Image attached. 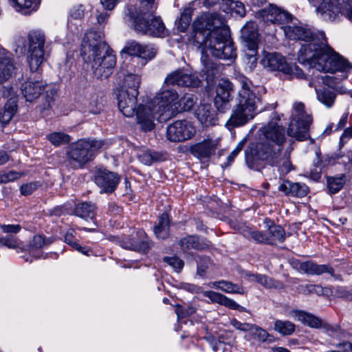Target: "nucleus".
<instances>
[{
  "label": "nucleus",
  "instance_id": "48",
  "mask_svg": "<svg viewBox=\"0 0 352 352\" xmlns=\"http://www.w3.org/2000/svg\"><path fill=\"white\" fill-rule=\"evenodd\" d=\"M142 47V45H139L135 41L129 42L121 51V54L139 56Z\"/></svg>",
  "mask_w": 352,
  "mask_h": 352
},
{
  "label": "nucleus",
  "instance_id": "29",
  "mask_svg": "<svg viewBox=\"0 0 352 352\" xmlns=\"http://www.w3.org/2000/svg\"><path fill=\"white\" fill-rule=\"evenodd\" d=\"M140 83V75L138 74L129 73L124 76L123 79L120 82L116 89L129 90V92H132L133 90L138 91Z\"/></svg>",
  "mask_w": 352,
  "mask_h": 352
},
{
  "label": "nucleus",
  "instance_id": "25",
  "mask_svg": "<svg viewBox=\"0 0 352 352\" xmlns=\"http://www.w3.org/2000/svg\"><path fill=\"white\" fill-rule=\"evenodd\" d=\"M295 267L299 271L310 275H321L324 273L333 274V270L329 265H318L312 261L296 262Z\"/></svg>",
  "mask_w": 352,
  "mask_h": 352
},
{
  "label": "nucleus",
  "instance_id": "12",
  "mask_svg": "<svg viewBox=\"0 0 352 352\" xmlns=\"http://www.w3.org/2000/svg\"><path fill=\"white\" fill-rule=\"evenodd\" d=\"M245 50L243 61L244 64L253 65L257 61L258 33L257 27L253 22H248L241 30Z\"/></svg>",
  "mask_w": 352,
  "mask_h": 352
},
{
  "label": "nucleus",
  "instance_id": "32",
  "mask_svg": "<svg viewBox=\"0 0 352 352\" xmlns=\"http://www.w3.org/2000/svg\"><path fill=\"white\" fill-rule=\"evenodd\" d=\"M317 100L327 108H331L336 98V94L328 88L318 89L315 87Z\"/></svg>",
  "mask_w": 352,
  "mask_h": 352
},
{
  "label": "nucleus",
  "instance_id": "57",
  "mask_svg": "<svg viewBox=\"0 0 352 352\" xmlns=\"http://www.w3.org/2000/svg\"><path fill=\"white\" fill-rule=\"evenodd\" d=\"M92 69L94 76L100 79L107 78L112 73V67H92Z\"/></svg>",
  "mask_w": 352,
  "mask_h": 352
},
{
  "label": "nucleus",
  "instance_id": "2",
  "mask_svg": "<svg viewBox=\"0 0 352 352\" xmlns=\"http://www.w3.org/2000/svg\"><path fill=\"white\" fill-rule=\"evenodd\" d=\"M272 120L260 129L261 133L259 140L248 146L247 153L253 160H261L267 164L276 166L281 175H285L292 169L289 154L283 151L286 142L285 129L278 124L280 117L274 113Z\"/></svg>",
  "mask_w": 352,
  "mask_h": 352
},
{
  "label": "nucleus",
  "instance_id": "1",
  "mask_svg": "<svg viewBox=\"0 0 352 352\" xmlns=\"http://www.w3.org/2000/svg\"><path fill=\"white\" fill-rule=\"evenodd\" d=\"M194 25L195 41L202 47L201 61L204 66L214 65L213 57L224 60L236 57L229 28L220 15H203Z\"/></svg>",
  "mask_w": 352,
  "mask_h": 352
},
{
  "label": "nucleus",
  "instance_id": "28",
  "mask_svg": "<svg viewBox=\"0 0 352 352\" xmlns=\"http://www.w3.org/2000/svg\"><path fill=\"white\" fill-rule=\"evenodd\" d=\"M290 316L311 328L318 329L322 325V320L303 311L294 309L290 311Z\"/></svg>",
  "mask_w": 352,
  "mask_h": 352
},
{
  "label": "nucleus",
  "instance_id": "49",
  "mask_svg": "<svg viewBox=\"0 0 352 352\" xmlns=\"http://www.w3.org/2000/svg\"><path fill=\"white\" fill-rule=\"evenodd\" d=\"M230 8L233 10L236 14L243 17L245 14V8L242 2L234 0H223Z\"/></svg>",
  "mask_w": 352,
  "mask_h": 352
},
{
  "label": "nucleus",
  "instance_id": "37",
  "mask_svg": "<svg viewBox=\"0 0 352 352\" xmlns=\"http://www.w3.org/2000/svg\"><path fill=\"white\" fill-rule=\"evenodd\" d=\"M169 217L167 213H163L159 219V223L154 227V233L157 238L164 239L169 234Z\"/></svg>",
  "mask_w": 352,
  "mask_h": 352
},
{
  "label": "nucleus",
  "instance_id": "39",
  "mask_svg": "<svg viewBox=\"0 0 352 352\" xmlns=\"http://www.w3.org/2000/svg\"><path fill=\"white\" fill-rule=\"evenodd\" d=\"M197 101V98L192 94H186L180 99L178 98L177 113L190 110Z\"/></svg>",
  "mask_w": 352,
  "mask_h": 352
},
{
  "label": "nucleus",
  "instance_id": "8",
  "mask_svg": "<svg viewBox=\"0 0 352 352\" xmlns=\"http://www.w3.org/2000/svg\"><path fill=\"white\" fill-rule=\"evenodd\" d=\"M312 122V116L306 110L304 103L294 102L291 120L287 129L288 135L298 141L308 139L309 130Z\"/></svg>",
  "mask_w": 352,
  "mask_h": 352
},
{
  "label": "nucleus",
  "instance_id": "31",
  "mask_svg": "<svg viewBox=\"0 0 352 352\" xmlns=\"http://www.w3.org/2000/svg\"><path fill=\"white\" fill-rule=\"evenodd\" d=\"M208 286L215 287L216 289L228 294H243L245 293V290L242 286L226 280L212 282L208 284Z\"/></svg>",
  "mask_w": 352,
  "mask_h": 352
},
{
  "label": "nucleus",
  "instance_id": "50",
  "mask_svg": "<svg viewBox=\"0 0 352 352\" xmlns=\"http://www.w3.org/2000/svg\"><path fill=\"white\" fill-rule=\"evenodd\" d=\"M163 260L177 272H179L182 270L184 265V261L177 256H166L163 258Z\"/></svg>",
  "mask_w": 352,
  "mask_h": 352
},
{
  "label": "nucleus",
  "instance_id": "36",
  "mask_svg": "<svg viewBox=\"0 0 352 352\" xmlns=\"http://www.w3.org/2000/svg\"><path fill=\"white\" fill-rule=\"evenodd\" d=\"M96 206L91 203L83 202L78 204L74 210L75 214L84 219H94L96 215Z\"/></svg>",
  "mask_w": 352,
  "mask_h": 352
},
{
  "label": "nucleus",
  "instance_id": "64",
  "mask_svg": "<svg viewBox=\"0 0 352 352\" xmlns=\"http://www.w3.org/2000/svg\"><path fill=\"white\" fill-rule=\"evenodd\" d=\"M1 229L2 231L5 233H14L16 234L18 233L21 228L19 225H1L0 226Z\"/></svg>",
  "mask_w": 352,
  "mask_h": 352
},
{
  "label": "nucleus",
  "instance_id": "20",
  "mask_svg": "<svg viewBox=\"0 0 352 352\" xmlns=\"http://www.w3.org/2000/svg\"><path fill=\"white\" fill-rule=\"evenodd\" d=\"M258 16L265 23L281 24L292 20V15L274 5H270L258 12Z\"/></svg>",
  "mask_w": 352,
  "mask_h": 352
},
{
  "label": "nucleus",
  "instance_id": "23",
  "mask_svg": "<svg viewBox=\"0 0 352 352\" xmlns=\"http://www.w3.org/2000/svg\"><path fill=\"white\" fill-rule=\"evenodd\" d=\"M195 116L203 127H210L217 124L216 111L209 104H201L195 111Z\"/></svg>",
  "mask_w": 352,
  "mask_h": 352
},
{
  "label": "nucleus",
  "instance_id": "18",
  "mask_svg": "<svg viewBox=\"0 0 352 352\" xmlns=\"http://www.w3.org/2000/svg\"><path fill=\"white\" fill-rule=\"evenodd\" d=\"M116 97L119 109L126 117H131L134 115L136 109L137 98L139 91L125 89H116Z\"/></svg>",
  "mask_w": 352,
  "mask_h": 352
},
{
  "label": "nucleus",
  "instance_id": "61",
  "mask_svg": "<svg viewBox=\"0 0 352 352\" xmlns=\"http://www.w3.org/2000/svg\"><path fill=\"white\" fill-rule=\"evenodd\" d=\"M230 324L233 326L236 329L240 330L241 331H249L252 329V324L247 322H241L235 318H232L230 320Z\"/></svg>",
  "mask_w": 352,
  "mask_h": 352
},
{
  "label": "nucleus",
  "instance_id": "17",
  "mask_svg": "<svg viewBox=\"0 0 352 352\" xmlns=\"http://www.w3.org/2000/svg\"><path fill=\"white\" fill-rule=\"evenodd\" d=\"M219 138L207 136L201 142L192 144L189 151L195 157L199 159L210 157L215 153L220 144Z\"/></svg>",
  "mask_w": 352,
  "mask_h": 352
},
{
  "label": "nucleus",
  "instance_id": "13",
  "mask_svg": "<svg viewBox=\"0 0 352 352\" xmlns=\"http://www.w3.org/2000/svg\"><path fill=\"white\" fill-rule=\"evenodd\" d=\"M28 63L30 66H41L46 58L44 53L45 36L41 30H32L29 32Z\"/></svg>",
  "mask_w": 352,
  "mask_h": 352
},
{
  "label": "nucleus",
  "instance_id": "24",
  "mask_svg": "<svg viewBox=\"0 0 352 352\" xmlns=\"http://www.w3.org/2000/svg\"><path fill=\"white\" fill-rule=\"evenodd\" d=\"M271 72H274L276 76L283 78L284 76L287 79H311L310 73L314 74V67H308V72H304L300 67H269Z\"/></svg>",
  "mask_w": 352,
  "mask_h": 352
},
{
  "label": "nucleus",
  "instance_id": "43",
  "mask_svg": "<svg viewBox=\"0 0 352 352\" xmlns=\"http://www.w3.org/2000/svg\"><path fill=\"white\" fill-rule=\"evenodd\" d=\"M47 139L55 146L67 144L71 138L69 135L62 132H54L47 135Z\"/></svg>",
  "mask_w": 352,
  "mask_h": 352
},
{
  "label": "nucleus",
  "instance_id": "4",
  "mask_svg": "<svg viewBox=\"0 0 352 352\" xmlns=\"http://www.w3.org/2000/svg\"><path fill=\"white\" fill-rule=\"evenodd\" d=\"M164 81L162 89L146 104H140L136 109L137 122L145 131L154 128V120L165 122L177 113L179 94L175 89Z\"/></svg>",
  "mask_w": 352,
  "mask_h": 352
},
{
  "label": "nucleus",
  "instance_id": "10",
  "mask_svg": "<svg viewBox=\"0 0 352 352\" xmlns=\"http://www.w3.org/2000/svg\"><path fill=\"white\" fill-rule=\"evenodd\" d=\"M150 10V8H148ZM133 21L136 31L155 36H164L166 34V28L162 20L153 16L152 11H140L135 15H130Z\"/></svg>",
  "mask_w": 352,
  "mask_h": 352
},
{
  "label": "nucleus",
  "instance_id": "5",
  "mask_svg": "<svg viewBox=\"0 0 352 352\" xmlns=\"http://www.w3.org/2000/svg\"><path fill=\"white\" fill-rule=\"evenodd\" d=\"M236 79L241 85L236 97V104L232 109L227 122L228 126L239 127L245 125L256 115L260 98L255 93L254 87L246 76L239 74Z\"/></svg>",
  "mask_w": 352,
  "mask_h": 352
},
{
  "label": "nucleus",
  "instance_id": "7",
  "mask_svg": "<svg viewBox=\"0 0 352 352\" xmlns=\"http://www.w3.org/2000/svg\"><path fill=\"white\" fill-rule=\"evenodd\" d=\"M104 142L94 138H82L72 143L67 152V162L71 167L82 168L95 156L96 152L102 148Z\"/></svg>",
  "mask_w": 352,
  "mask_h": 352
},
{
  "label": "nucleus",
  "instance_id": "60",
  "mask_svg": "<svg viewBox=\"0 0 352 352\" xmlns=\"http://www.w3.org/2000/svg\"><path fill=\"white\" fill-rule=\"evenodd\" d=\"M38 186L39 184L38 182H30L23 184L20 187L21 193L25 196L31 195L36 189H37Z\"/></svg>",
  "mask_w": 352,
  "mask_h": 352
},
{
  "label": "nucleus",
  "instance_id": "22",
  "mask_svg": "<svg viewBox=\"0 0 352 352\" xmlns=\"http://www.w3.org/2000/svg\"><path fill=\"white\" fill-rule=\"evenodd\" d=\"M166 84L177 85L179 86L198 87L201 80L195 74H189L176 71L168 75L165 78Z\"/></svg>",
  "mask_w": 352,
  "mask_h": 352
},
{
  "label": "nucleus",
  "instance_id": "19",
  "mask_svg": "<svg viewBox=\"0 0 352 352\" xmlns=\"http://www.w3.org/2000/svg\"><path fill=\"white\" fill-rule=\"evenodd\" d=\"M116 239L118 244L123 248L143 254L148 252L151 247V242L145 232L142 230L137 231L135 236H133L131 239L120 240L116 238Z\"/></svg>",
  "mask_w": 352,
  "mask_h": 352
},
{
  "label": "nucleus",
  "instance_id": "6",
  "mask_svg": "<svg viewBox=\"0 0 352 352\" xmlns=\"http://www.w3.org/2000/svg\"><path fill=\"white\" fill-rule=\"evenodd\" d=\"M80 56L83 63L91 66H115L113 51L103 40V34L94 31L85 34L81 44Z\"/></svg>",
  "mask_w": 352,
  "mask_h": 352
},
{
  "label": "nucleus",
  "instance_id": "44",
  "mask_svg": "<svg viewBox=\"0 0 352 352\" xmlns=\"http://www.w3.org/2000/svg\"><path fill=\"white\" fill-rule=\"evenodd\" d=\"M244 235L247 238L253 239L258 243H265L267 244V232L249 230L244 233Z\"/></svg>",
  "mask_w": 352,
  "mask_h": 352
},
{
  "label": "nucleus",
  "instance_id": "47",
  "mask_svg": "<svg viewBox=\"0 0 352 352\" xmlns=\"http://www.w3.org/2000/svg\"><path fill=\"white\" fill-rule=\"evenodd\" d=\"M74 232H75L73 229H70L67 232V233L65 236V242L67 244L70 245L72 247H73L74 249L78 250V252H80L84 254H87L88 250H85V248L80 245V244L74 240Z\"/></svg>",
  "mask_w": 352,
  "mask_h": 352
},
{
  "label": "nucleus",
  "instance_id": "62",
  "mask_svg": "<svg viewBox=\"0 0 352 352\" xmlns=\"http://www.w3.org/2000/svg\"><path fill=\"white\" fill-rule=\"evenodd\" d=\"M320 328H322L328 335L330 336H334L340 331V328L338 326H333L327 324L322 320V325Z\"/></svg>",
  "mask_w": 352,
  "mask_h": 352
},
{
  "label": "nucleus",
  "instance_id": "52",
  "mask_svg": "<svg viewBox=\"0 0 352 352\" xmlns=\"http://www.w3.org/2000/svg\"><path fill=\"white\" fill-rule=\"evenodd\" d=\"M196 311V308L193 306L189 305L187 307L178 306L175 312L178 318H185L192 315Z\"/></svg>",
  "mask_w": 352,
  "mask_h": 352
},
{
  "label": "nucleus",
  "instance_id": "21",
  "mask_svg": "<svg viewBox=\"0 0 352 352\" xmlns=\"http://www.w3.org/2000/svg\"><path fill=\"white\" fill-rule=\"evenodd\" d=\"M324 75L317 76V78L329 87H335L341 80L348 76V67H322Z\"/></svg>",
  "mask_w": 352,
  "mask_h": 352
},
{
  "label": "nucleus",
  "instance_id": "42",
  "mask_svg": "<svg viewBox=\"0 0 352 352\" xmlns=\"http://www.w3.org/2000/svg\"><path fill=\"white\" fill-rule=\"evenodd\" d=\"M274 330L283 336H289L294 333L295 325L288 320H276L274 322Z\"/></svg>",
  "mask_w": 352,
  "mask_h": 352
},
{
  "label": "nucleus",
  "instance_id": "54",
  "mask_svg": "<svg viewBox=\"0 0 352 352\" xmlns=\"http://www.w3.org/2000/svg\"><path fill=\"white\" fill-rule=\"evenodd\" d=\"M156 50L153 47L146 45L142 46L140 50L139 57L144 59H152L156 54Z\"/></svg>",
  "mask_w": 352,
  "mask_h": 352
},
{
  "label": "nucleus",
  "instance_id": "33",
  "mask_svg": "<svg viewBox=\"0 0 352 352\" xmlns=\"http://www.w3.org/2000/svg\"><path fill=\"white\" fill-rule=\"evenodd\" d=\"M267 232V244L273 245L276 242H283L285 239L284 229L278 225L272 224L268 226Z\"/></svg>",
  "mask_w": 352,
  "mask_h": 352
},
{
  "label": "nucleus",
  "instance_id": "55",
  "mask_svg": "<svg viewBox=\"0 0 352 352\" xmlns=\"http://www.w3.org/2000/svg\"><path fill=\"white\" fill-rule=\"evenodd\" d=\"M210 264V262L208 258L199 257V261H197V274L201 277L204 276Z\"/></svg>",
  "mask_w": 352,
  "mask_h": 352
},
{
  "label": "nucleus",
  "instance_id": "3",
  "mask_svg": "<svg viewBox=\"0 0 352 352\" xmlns=\"http://www.w3.org/2000/svg\"><path fill=\"white\" fill-rule=\"evenodd\" d=\"M285 35L291 40L309 41L298 52V63L310 66H351L349 61L329 47H322L312 39L310 30L298 25L283 26Z\"/></svg>",
  "mask_w": 352,
  "mask_h": 352
},
{
  "label": "nucleus",
  "instance_id": "58",
  "mask_svg": "<svg viewBox=\"0 0 352 352\" xmlns=\"http://www.w3.org/2000/svg\"><path fill=\"white\" fill-rule=\"evenodd\" d=\"M13 58L10 52L2 50L0 51V66H12Z\"/></svg>",
  "mask_w": 352,
  "mask_h": 352
},
{
  "label": "nucleus",
  "instance_id": "11",
  "mask_svg": "<svg viewBox=\"0 0 352 352\" xmlns=\"http://www.w3.org/2000/svg\"><path fill=\"white\" fill-rule=\"evenodd\" d=\"M317 12L325 21H334L344 15L352 22V0H322Z\"/></svg>",
  "mask_w": 352,
  "mask_h": 352
},
{
  "label": "nucleus",
  "instance_id": "15",
  "mask_svg": "<svg viewBox=\"0 0 352 352\" xmlns=\"http://www.w3.org/2000/svg\"><path fill=\"white\" fill-rule=\"evenodd\" d=\"M234 90L233 84L228 79L221 78L216 87L214 105L219 112H225L230 107L231 94Z\"/></svg>",
  "mask_w": 352,
  "mask_h": 352
},
{
  "label": "nucleus",
  "instance_id": "27",
  "mask_svg": "<svg viewBox=\"0 0 352 352\" xmlns=\"http://www.w3.org/2000/svg\"><path fill=\"white\" fill-rule=\"evenodd\" d=\"M278 190L288 196L302 197L308 193V187L302 183L284 181L278 187Z\"/></svg>",
  "mask_w": 352,
  "mask_h": 352
},
{
  "label": "nucleus",
  "instance_id": "40",
  "mask_svg": "<svg viewBox=\"0 0 352 352\" xmlns=\"http://www.w3.org/2000/svg\"><path fill=\"white\" fill-rule=\"evenodd\" d=\"M250 281L256 282L266 288H278L280 283L272 278L261 274H251L249 276Z\"/></svg>",
  "mask_w": 352,
  "mask_h": 352
},
{
  "label": "nucleus",
  "instance_id": "9",
  "mask_svg": "<svg viewBox=\"0 0 352 352\" xmlns=\"http://www.w3.org/2000/svg\"><path fill=\"white\" fill-rule=\"evenodd\" d=\"M44 89H45V95L43 109H47L54 104V97L58 92V88L56 84H47L43 80H29L25 81L21 86V93L25 100L29 102L37 99Z\"/></svg>",
  "mask_w": 352,
  "mask_h": 352
},
{
  "label": "nucleus",
  "instance_id": "16",
  "mask_svg": "<svg viewBox=\"0 0 352 352\" xmlns=\"http://www.w3.org/2000/svg\"><path fill=\"white\" fill-rule=\"evenodd\" d=\"M120 180L117 173L106 168H99L95 173V182L100 188V193H112L116 189Z\"/></svg>",
  "mask_w": 352,
  "mask_h": 352
},
{
  "label": "nucleus",
  "instance_id": "56",
  "mask_svg": "<svg viewBox=\"0 0 352 352\" xmlns=\"http://www.w3.org/2000/svg\"><path fill=\"white\" fill-rule=\"evenodd\" d=\"M22 174L19 172L10 170L0 175V182L3 183H8L13 182L21 177Z\"/></svg>",
  "mask_w": 352,
  "mask_h": 352
},
{
  "label": "nucleus",
  "instance_id": "46",
  "mask_svg": "<svg viewBox=\"0 0 352 352\" xmlns=\"http://www.w3.org/2000/svg\"><path fill=\"white\" fill-rule=\"evenodd\" d=\"M191 20L192 14L190 10L186 9L184 10L177 23L178 30L182 32H185L188 29Z\"/></svg>",
  "mask_w": 352,
  "mask_h": 352
},
{
  "label": "nucleus",
  "instance_id": "41",
  "mask_svg": "<svg viewBox=\"0 0 352 352\" xmlns=\"http://www.w3.org/2000/svg\"><path fill=\"white\" fill-rule=\"evenodd\" d=\"M179 244L184 251L191 249L202 250L204 248V245L199 241L197 237L194 236H189L180 239Z\"/></svg>",
  "mask_w": 352,
  "mask_h": 352
},
{
  "label": "nucleus",
  "instance_id": "26",
  "mask_svg": "<svg viewBox=\"0 0 352 352\" xmlns=\"http://www.w3.org/2000/svg\"><path fill=\"white\" fill-rule=\"evenodd\" d=\"M202 294L204 296L208 298L212 302L218 303L234 310H239L240 311H247L245 307L239 305L234 300L229 298L220 293L214 291H205L203 292Z\"/></svg>",
  "mask_w": 352,
  "mask_h": 352
},
{
  "label": "nucleus",
  "instance_id": "51",
  "mask_svg": "<svg viewBox=\"0 0 352 352\" xmlns=\"http://www.w3.org/2000/svg\"><path fill=\"white\" fill-rule=\"evenodd\" d=\"M0 243L10 249H17L21 245L18 240L12 235L0 237Z\"/></svg>",
  "mask_w": 352,
  "mask_h": 352
},
{
  "label": "nucleus",
  "instance_id": "35",
  "mask_svg": "<svg viewBox=\"0 0 352 352\" xmlns=\"http://www.w3.org/2000/svg\"><path fill=\"white\" fill-rule=\"evenodd\" d=\"M17 109L15 100H8L3 109L0 110V122L2 124H7L13 118Z\"/></svg>",
  "mask_w": 352,
  "mask_h": 352
},
{
  "label": "nucleus",
  "instance_id": "14",
  "mask_svg": "<svg viewBox=\"0 0 352 352\" xmlns=\"http://www.w3.org/2000/svg\"><path fill=\"white\" fill-rule=\"evenodd\" d=\"M196 134L193 123L187 120H177L166 129V137L171 142H184L192 139Z\"/></svg>",
  "mask_w": 352,
  "mask_h": 352
},
{
  "label": "nucleus",
  "instance_id": "63",
  "mask_svg": "<svg viewBox=\"0 0 352 352\" xmlns=\"http://www.w3.org/2000/svg\"><path fill=\"white\" fill-rule=\"evenodd\" d=\"M243 145H244V142L243 141L239 142L236 145L235 148L232 151V153L228 157L227 160H228V164L226 166L230 165L234 161V160L236 157V156L242 150Z\"/></svg>",
  "mask_w": 352,
  "mask_h": 352
},
{
  "label": "nucleus",
  "instance_id": "30",
  "mask_svg": "<svg viewBox=\"0 0 352 352\" xmlns=\"http://www.w3.org/2000/svg\"><path fill=\"white\" fill-rule=\"evenodd\" d=\"M16 11L23 14H29L36 11L40 4V0H10Z\"/></svg>",
  "mask_w": 352,
  "mask_h": 352
},
{
  "label": "nucleus",
  "instance_id": "34",
  "mask_svg": "<svg viewBox=\"0 0 352 352\" xmlns=\"http://www.w3.org/2000/svg\"><path fill=\"white\" fill-rule=\"evenodd\" d=\"M260 63L263 66H283L287 61L285 58L278 52H264Z\"/></svg>",
  "mask_w": 352,
  "mask_h": 352
},
{
  "label": "nucleus",
  "instance_id": "45",
  "mask_svg": "<svg viewBox=\"0 0 352 352\" xmlns=\"http://www.w3.org/2000/svg\"><path fill=\"white\" fill-rule=\"evenodd\" d=\"M344 177H329L327 179L328 188L331 193L334 194L342 189L344 184Z\"/></svg>",
  "mask_w": 352,
  "mask_h": 352
},
{
  "label": "nucleus",
  "instance_id": "59",
  "mask_svg": "<svg viewBox=\"0 0 352 352\" xmlns=\"http://www.w3.org/2000/svg\"><path fill=\"white\" fill-rule=\"evenodd\" d=\"M87 111L93 114H97L100 113L102 109L101 104L98 101V97L94 96L91 101L89 102L87 107Z\"/></svg>",
  "mask_w": 352,
  "mask_h": 352
},
{
  "label": "nucleus",
  "instance_id": "38",
  "mask_svg": "<svg viewBox=\"0 0 352 352\" xmlns=\"http://www.w3.org/2000/svg\"><path fill=\"white\" fill-rule=\"evenodd\" d=\"M48 242L41 235H36L30 241L28 251L36 258L41 256V249L43 248Z\"/></svg>",
  "mask_w": 352,
  "mask_h": 352
},
{
  "label": "nucleus",
  "instance_id": "53",
  "mask_svg": "<svg viewBox=\"0 0 352 352\" xmlns=\"http://www.w3.org/2000/svg\"><path fill=\"white\" fill-rule=\"evenodd\" d=\"M250 331H251L254 338L258 341L264 342L268 337V333L265 330L254 324H252V329Z\"/></svg>",
  "mask_w": 352,
  "mask_h": 352
}]
</instances>
